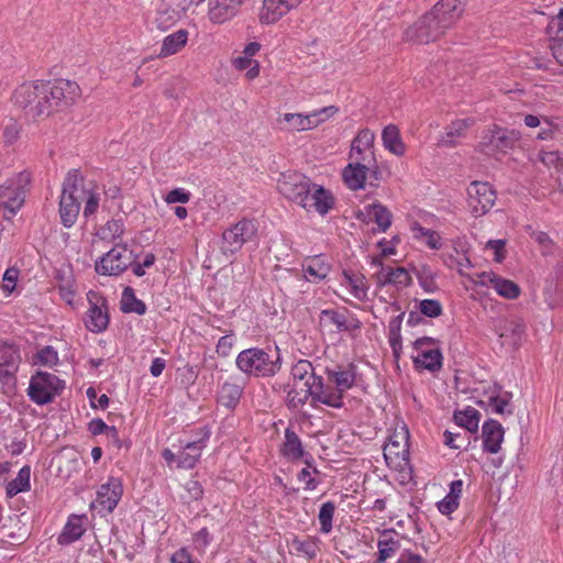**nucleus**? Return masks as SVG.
Instances as JSON below:
<instances>
[{
    "instance_id": "f257e3e1",
    "label": "nucleus",
    "mask_w": 563,
    "mask_h": 563,
    "mask_svg": "<svg viewBox=\"0 0 563 563\" xmlns=\"http://www.w3.org/2000/svg\"><path fill=\"white\" fill-rule=\"evenodd\" d=\"M465 4L466 0H440L405 31V41L418 44L437 41L461 18Z\"/></svg>"
},
{
    "instance_id": "f03ea898",
    "label": "nucleus",
    "mask_w": 563,
    "mask_h": 563,
    "mask_svg": "<svg viewBox=\"0 0 563 563\" xmlns=\"http://www.w3.org/2000/svg\"><path fill=\"white\" fill-rule=\"evenodd\" d=\"M40 99H42L46 115L69 109L80 96L77 82L68 79L40 80Z\"/></svg>"
},
{
    "instance_id": "7ed1b4c3",
    "label": "nucleus",
    "mask_w": 563,
    "mask_h": 563,
    "mask_svg": "<svg viewBox=\"0 0 563 563\" xmlns=\"http://www.w3.org/2000/svg\"><path fill=\"white\" fill-rule=\"evenodd\" d=\"M87 195L79 169H70L63 183L59 200V217L65 228H71L78 218L81 201Z\"/></svg>"
},
{
    "instance_id": "20e7f679",
    "label": "nucleus",
    "mask_w": 563,
    "mask_h": 563,
    "mask_svg": "<svg viewBox=\"0 0 563 563\" xmlns=\"http://www.w3.org/2000/svg\"><path fill=\"white\" fill-rule=\"evenodd\" d=\"M235 364L246 375L272 377L280 369V357L278 352L271 354L264 349L250 347L238 354Z\"/></svg>"
},
{
    "instance_id": "39448f33",
    "label": "nucleus",
    "mask_w": 563,
    "mask_h": 563,
    "mask_svg": "<svg viewBox=\"0 0 563 563\" xmlns=\"http://www.w3.org/2000/svg\"><path fill=\"white\" fill-rule=\"evenodd\" d=\"M65 383L55 374L37 371L30 379L27 396L36 405H46L62 394Z\"/></svg>"
},
{
    "instance_id": "423d86ee",
    "label": "nucleus",
    "mask_w": 563,
    "mask_h": 563,
    "mask_svg": "<svg viewBox=\"0 0 563 563\" xmlns=\"http://www.w3.org/2000/svg\"><path fill=\"white\" fill-rule=\"evenodd\" d=\"M30 179V174L23 172L15 179H9L0 186V206L9 212L3 216L5 220H11L23 206Z\"/></svg>"
},
{
    "instance_id": "0eeeda50",
    "label": "nucleus",
    "mask_w": 563,
    "mask_h": 563,
    "mask_svg": "<svg viewBox=\"0 0 563 563\" xmlns=\"http://www.w3.org/2000/svg\"><path fill=\"white\" fill-rule=\"evenodd\" d=\"M520 139L521 133L519 131L494 125L493 129L483 132L479 142L481 152L486 155L505 154L512 150Z\"/></svg>"
},
{
    "instance_id": "6e6552de",
    "label": "nucleus",
    "mask_w": 563,
    "mask_h": 563,
    "mask_svg": "<svg viewBox=\"0 0 563 563\" xmlns=\"http://www.w3.org/2000/svg\"><path fill=\"white\" fill-rule=\"evenodd\" d=\"M40 80L19 86L13 93L14 104L21 108L26 117L34 120L47 118L45 106L40 99Z\"/></svg>"
},
{
    "instance_id": "1a4fd4ad",
    "label": "nucleus",
    "mask_w": 563,
    "mask_h": 563,
    "mask_svg": "<svg viewBox=\"0 0 563 563\" xmlns=\"http://www.w3.org/2000/svg\"><path fill=\"white\" fill-rule=\"evenodd\" d=\"M137 258L126 245L115 244L100 261L96 262V272L101 275L118 276L126 271Z\"/></svg>"
},
{
    "instance_id": "9d476101",
    "label": "nucleus",
    "mask_w": 563,
    "mask_h": 563,
    "mask_svg": "<svg viewBox=\"0 0 563 563\" xmlns=\"http://www.w3.org/2000/svg\"><path fill=\"white\" fill-rule=\"evenodd\" d=\"M322 387V379L317 382H294L292 387L287 394V407L289 409H298L303 406L309 398H311V406L317 407L318 404L333 405L332 399L321 397L320 390Z\"/></svg>"
},
{
    "instance_id": "9b49d317",
    "label": "nucleus",
    "mask_w": 563,
    "mask_h": 563,
    "mask_svg": "<svg viewBox=\"0 0 563 563\" xmlns=\"http://www.w3.org/2000/svg\"><path fill=\"white\" fill-rule=\"evenodd\" d=\"M257 232V225L254 220L242 219L225 230L222 234L221 250L223 254H234L241 250L244 243L252 240Z\"/></svg>"
},
{
    "instance_id": "f8f14e48",
    "label": "nucleus",
    "mask_w": 563,
    "mask_h": 563,
    "mask_svg": "<svg viewBox=\"0 0 563 563\" xmlns=\"http://www.w3.org/2000/svg\"><path fill=\"white\" fill-rule=\"evenodd\" d=\"M467 205L474 217L487 213L496 201V191L487 181H472L467 187Z\"/></svg>"
},
{
    "instance_id": "ddd939ff",
    "label": "nucleus",
    "mask_w": 563,
    "mask_h": 563,
    "mask_svg": "<svg viewBox=\"0 0 563 563\" xmlns=\"http://www.w3.org/2000/svg\"><path fill=\"white\" fill-rule=\"evenodd\" d=\"M311 186L310 180L299 173L283 174L277 185L279 192L284 197L301 207H306Z\"/></svg>"
},
{
    "instance_id": "4468645a",
    "label": "nucleus",
    "mask_w": 563,
    "mask_h": 563,
    "mask_svg": "<svg viewBox=\"0 0 563 563\" xmlns=\"http://www.w3.org/2000/svg\"><path fill=\"white\" fill-rule=\"evenodd\" d=\"M87 298L90 302V308L87 312L85 324L89 331L100 333L109 324L107 299L92 290L87 294Z\"/></svg>"
},
{
    "instance_id": "2eb2a0df",
    "label": "nucleus",
    "mask_w": 563,
    "mask_h": 563,
    "mask_svg": "<svg viewBox=\"0 0 563 563\" xmlns=\"http://www.w3.org/2000/svg\"><path fill=\"white\" fill-rule=\"evenodd\" d=\"M338 111L334 106L324 107L320 110L313 111L308 115L300 113H286L284 114V121L290 124L292 130L305 131L316 128Z\"/></svg>"
},
{
    "instance_id": "dca6fc26",
    "label": "nucleus",
    "mask_w": 563,
    "mask_h": 563,
    "mask_svg": "<svg viewBox=\"0 0 563 563\" xmlns=\"http://www.w3.org/2000/svg\"><path fill=\"white\" fill-rule=\"evenodd\" d=\"M302 0H264L260 13L262 23L272 24L298 7Z\"/></svg>"
},
{
    "instance_id": "f3484780",
    "label": "nucleus",
    "mask_w": 563,
    "mask_h": 563,
    "mask_svg": "<svg viewBox=\"0 0 563 563\" xmlns=\"http://www.w3.org/2000/svg\"><path fill=\"white\" fill-rule=\"evenodd\" d=\"M123 494V485L120 478L110 477L107 484L100 486L97 501L108 512H112Z\"/></svg>"
},
{
    "instance_id": "a211bd4d",
    "label": "nucleus",
    "mask_w": 563,
    "mask_h": 563,
    "mask_svg": "<svg viewBox=\"0 0 563 563\" xmlns=\"http://www.w3.org/2000/svg\"><path fill=\"white\" fill-rule=\"evenodd\" d=\"M505 430L503 426L494 419H488L482 427L483 449L485 452L496 454L500 450L504 440Z\"/></svg>"
},
{
    "instance_id": "6ab92c4d",
    "label": "nucleus",
    "mask_w": 563,
    "mask_h": 563,
    "mask_svg": "<svg viewBox=\"0 0 563 563\" xmlns=\"http://www.w3.org/2000/svg\"><path fill=\"white\" fill-rule=\"evenodd\" d=\"M333 195L322 186L312 184L308 194L306 207L303 208L307 210L314 208L318 213L324 216L333 208Z\"/></svg>"
},
{
    "instance_id": "aec40b11",
    "label": "nucleus",
    "mask_w": 563,
    "mask_h": 563,
    "mask_svg": "<svg viewBox=\"0 0 563 563\" xmlns=\"http://www.w3.org/2000/svg\"><path fill=\"white\" fill-rule=\"evenodd\" d=\"M329 383L333 384L336 390L343 396L344 393L353 387L356 377V366L350 363L346 367L339 366L338 369L327 368Z\"/></svg>"
},
{
    "instance_id": "412c9836",
    "label": "nucleus",
    "mask_w": 563,
    "mask_h": 563,
    "mask_svg": "<svg viewBox=\"0 0 563 563\" xmlns=\"http://www.w3.org/2000/svg\"><path fill=\"white\" fill-rule=\"evenodd\" d=\"M244 0H210L209 18L214 23H223L234 16Z\"/></svg>"
},
{
    "instance_id": "4be33fe9",
    "label": "nucleus",
    "mask_w": 563,
    "mask_h": 563,
    "mask_svg": "<svg viewBox=\"0 0 563 563\" xmlns=\"http://www.w3.org/2000/svg\"><path fill=\"white\" fill-rule=\"evenodd\" d=\"M365 210V212L360 211L356 214L357 220L365 222L366 217H368L369 221H374L383 232L391 225V212L380 202L368 205Z\"/></svg>"
},
{
    "instance_id": "5701e85b",
    "label": "nucleus",
    "mask_w": 563,
    "mask_h": 563,
    "mask_svg": "<svg viewBox=\"0 0 563 563\" xmlns=\"http://www.w3.org/2000/svg\"><path fill=\"white\" fill-rule=\"evenodd\" d=\"M352 162L343 169L342 176L345 185L351 190L364 188L368 170L363 166L358 157L351 158Z\"/></svg>"
},
{
    "instance_id": "b1692460",
    "label": "nucleus",
    "mask_w": 563,
    "mask_h": 563,
    "mask_svg": "<svg viewBox=\"0 0 563 563\" xmlns=\"http://www.w3.org/2000/svg\"><path fill=\"white\" fill-rule=\"evenodd\" d=\"M412 361L416 369H428L434 373L442 368L443 356L440 349L421 350Z\"/></svg>"
},
{
    "instance_id": "393cba45",
    "label": "nucleus",
    "mask_w": 563,
    "mask_h": 563,
    "mask_svg": "<svg viewBox=\"0 0 563 563\" xmlns=\"http://www.w3.org/2000/svg\"><path fill=\"white\" fill-rule=\"evenodd\" d=\"M526 328L521 320L514 319L505 323L500 332L503 345H509L514 349L520 346Z\"/></svg>"
},
{
    "instance_id": "a878e982",
    "label": "nucleus",
    "mask_w": 563,
    "mask_h": 563,
    "mask_svg": "<svg viewBox=\"0 0 563 563\" xmlns=\"http://www.w3.org/2000/svg\"><path fill=\"white\" fill-rule=\"evenodd\" d=\"M409 456L408 438L404 443L391 438L384 446V457L388 465L400 466L401 461H407Z\"/></svg>"
},
{
    "instance_id": "bb28decb",
    "label": "nucleus",
    "mask_w": 563,
    "mask_h": 563,
    "mask_svg": "<svg viewBox=\"0 0 563 563\" xmlns=\"http://www.w3.org/2000/svg\"><path fill=\"white\" fill-rule=\"evenodd\" d=\"M483 277H488L490 285L498 295L506 299H516L520 295L519 286L512 280L497 276L494 273H482Z\"/></svg>"
},
{
    "instance_id": "cd10ccee",
    "label": "nucleus",
    "mask_w": 563,
    "mask_h": 563,
    "mask_svg": "<svg viewBox=\"0 0 563 563\" xmlns=\"http://www.w3.org/2000/svg\"><path fill=\"white\" fill-rule=\"evenodd\" d=\"M282 453L290 461H298L306 454L300 438L290 428L285 430V441L282 445Z\"/></svg>"
},
{
    "instance_id": "c85d7f7f",
    "label": "nucleus",
    "mask_w": 563,
    "mask_h": 563,
    "mask_svg": "<svg viewBox=\"0 0 563 563\" xmlns=\"http://www.w3.org/2000/svg\"><path fill=\"white\" fill-rule=\"evenodd\" d=\"M384 147L396 156H402L406 152V146L401 140L400 131L397 125L388 124L382 133Z\"/></svg>"
},
{
    "instance_id": "c756f323",
    "label": "nucleus",
    "mask_w": 563,
    "mask_h": 563,
    "mask_svg": "<svg viewBox=\"0 0 563 563\" xmlns=\"http://www.w3.org/2000/svg\"><path fill=\"white\" fill-rule=\"evenodd\" d=\"M453 419L459 427L466 429L471 433H477L481 413L473 407H467L464 410H455Z\"/></svg>"
},
{
    "instance_id": "7c9ffc66",
    "label": "nucleus",
    "mask_w": 563,
    "mask_h": 563,
    "mask_svg": "<svg viewBox=\"0 0 563 563\" xmlns=\"http://www.w3.org/2000/svg\"><path fill=\"white\" fill-rule=\"evenodd\" d=\"M188 41V32L186 30H178L173 34L167 35L162 44L159 57H167L178 53Z\"/></svg>"
},
{
    "instance_id": "2f4dec72",
    "label": "nucleus",
    "mask_w": 563,
    "mask_h": 563,
    "mask_svg": "<svg viewBox=\"0 0 563 563\" xmlns=\"http://www.w3.org/2000/svg\"><path fill=\"white\" fill-rule=\"evenodd\" d=\"M241 396L242 388L236 384L227 382L220 387L217 401L220 406L227 409H234L239 404Z\"/></svg>"
},
{
    "instance_id": "473e14b6",
    "label": "nucleus",
    "mask_w": 563,
    "mask_h": 563,
    "mask_svg": "<svg viewBox=\"0 0 563 563\" xmlns=\"http://www.w3.org/2000/svg\"><path fill=\"white\" fill-rule=\"evenodd\" d=\"M202 446V440L186 443L184 450L177 455V467L192 468L200 456Z\"/></svg>"
},
{
    "instance_id": "72a5a7b5",
    "label": "nucleus",
    "mask_w": 563,
    "mask_h": 563,
    "mask_svg": "<svg viewBox=\"0 0 563 563\" xmlns=\"http://www.w3.org/2000/svg\"><path fill=\"white\" fill-rule=\"evenodd\" d=\"M552 23L556 25V32L550 38L549 47L555 60L563 66V8L560 9Z\"/></svg>"
},
{
    "instance_id": "f704fd0d",
    "label": "nucleus",
    "mask_w": 563,
    "mask_h": 563,
    "mask_svg": "<svg viewBox=\"0 0 563 563\" xmlns=\"http://www.w3.org/2000/svg\"><path fill=\"white\" fill-rule=\"evenodd\" d=\"M378 552L386 560L391 558L399 549L400 541L394 530H384L377 541Z\"/></svg>"
},
{
    "instance_id": "c9c22d12",
    "label": "nucleus",
    "mask_w": 563,
    "mask_h": 563,
    "mask_svg": "<svg viewBox=\"0 0 563 563\" xmlns=\"http://www.w3.org/2000/svg\"><path fill=\"white\" fill-rule=\"evenodd\" d=\"M84 532L85 529L82 528L81 518L71 516L58 537V543L62 545L70 544L80 539Z\"/></svg>"
},
{
    "instance_id": "e433bc0d",
    "label": "nucleus",
    "mask_w": 563,
    "mask_h": 563,
    "mask_svg": "<svg viewBox=\"0 0 563 563\" xmlns=\"http://www.w3.org/2000/svg\"><path fill=\"white\" fill-rule=\"evenodd\" d=\"M320 322L324 325H333L336 331H352V325L345 312H340L333 309H324L320 313Z\"/></svg>"
},
{
    "instance_id": "4c0bfd02",
    "label": "nucleus",
    "mask_w": 563,
    "mask_h": 563,
    "mask_svg": "<svg viewBox=\"0 0 563 563\" xmlns=\"http://www.w3.org/2000/svg\"><path fill=\"white\" fill-rule=\"evenodd\" d=\"M121 310L125 313H136L142 316L146 312V305L135 297L133 288L125 287L121 298Z\"/></svg>"
},
{
    "instance_id": "58836bf2",
    "label": "nucleus",
    "mask_w": 563,
    "mask_h": 563,
    "mask_svg": "<svg viewBox=\"0 0 563 563\" xmlns=\"http://www.w3.org/2000/svg\"><path fill=\"white\" fill-rule=\"evenodd\" d=\"M375 135L369 129H363L352 141L350 150V158L361 155L364 151H373Z\"/></svg>"
},
{
    "instance_id": "ea45409f",
    "label": "nucleus",
    "mask_w": 563,
    "mask_h": 563,
    "mask_svg": "<svg viewBox=\"0 0 563 563\" xmlns=\"http://www.w3.org/2000/svg\"><path fill=\"white\" fill-rule=\"evenodd\" d=\"M291 376L294 382H317L322 379V376H317L313 371L311 362L307 360L298 361L291 368Z\"/></svg>"
},
{
    "instance_id": "a19ab883",
    "label": "nucleus",
    "mask_w": 563,
    "mask_h": 563,
    "mask_svg": "<svg viewBox=\"0 0 563 563\" xmlns=\"http://www.w3.org/2000/svg\"><path fill=\"white\" fill-rule=\"evenodd\" d=\"M30 475H31V468L30 466L25 465L23 466L19 473L18 476L8 483L7 485V494L12 497L18 495L21 492H26L30 489Z\"/></svg>"
},
{
    "instance_id": "79ce46f5",
    "label": "nucleus",
    "mask_w": 563,
    "mask_h": 563,
    "mask_svg": "<svg viewBox=\"0 0 563 563\" xmlns=\"http://www.w3.org/2000/svg\"><path fill=\"white\" fill-rule=\"evenodd\" d=\"M303 272L308 280H310V277L321 280L327 277L330 272V267L323 263L320 257L317 256L308 262L306 266H303Z\"/></svg>"
},
{
    "instance_id": "37998d69",
    "label": "nucleus",
    "mask_w": 563,
    "mask_h": 563,
    "mask_svg": "<svg viewBox=\"0 0 563 563\" xmlns=\"http://www.w3.org/2000/svg\"><path fill=\"white\" fill-rule=\"evenodd\" d=\"M21 357L16 349L8 344L0 346V367L18 369Z\"/></svg>"
},
{
    "instance_id": "c03bdc74",
    "label": "nucleus",
    "mask_w": 563,
    "mask_h": 563,
    "mask_svg": "<svg viewBox=\"0 0 563 563\" xmlns=\"http://www.w3.org/2000/svg\"><path fill=\"white\" fill-rule=\"evenodd\" d=\"M467 128L465 121L453 122L448 126L445 134L441 137L440 144L443 146L453 147L455 145V137L462 136Z\"/></svg>"
},
{
    "instance_id": "a18cd8bd",
    "label": "nucleus",
    "mask_w": 563,
    "mask_h": 563,
    "mask_svg": "<svg viewBox=\"0 0 563 563\" xmlns=\"http://www.w3.org/2000/svg\"><path fill=\"white\" fill-rule=\"evenodd\" d=\"M386 278H382V283H390L393 285L409 286L411 284V277L408 271L404 267L391 268L388 267Z\"/></svg>"
},
{
    "instance_id": "49530a36",
    "label": "nucleus",
    "mask_w": 563,
    "mask_h": 563,
    "mask_svg": "<svg viewBox=\"0 0 563 563\" xmlns=\"http://www.w3.org/2000/svg\"><path fill=\"white\" fill-rule=\"evenodd\" d=\"M334 511L335 505L333 501H327L320 507L318 518L321 525L320 530L323 533H329L332 530V519Z\"/></svg>"
},
{
    "instance_id": "de8ad7c7",
    "label": "nucleus",
    "mask_w": 563,
    "mask_h": 563,
    "mask_svg": "<svg viewBox=\"0 0 563 563\" xmlns=\"http://www.w3.org/2000/svg\"><path fill=\"white\" fill-rule=\"evenodd\" d=\"M123 232V222L121 220H112L107 222V224L100 229L99 235L103 240H114L120 238Z\"/></svg>"
},
{
    "instance_id": "09e8293b",
    "label": "nucleus",
    "mask_w": 563,
    "mask_h": 563,
    "mask_svg": "<svg viewBox=\"0 0 563 563\" xmlns=\"http://www.w3.org/2000/svg\"><path fill=\"white\" fill-rule=\"evenodd\" d=\"M419 311L429 318H437L442 314L443 308L439 300L423 299L419 302Z\"/></svg>"
},
{
    "instance_id": "8fccbe9b",
    "label": "nucleus",
    "mask_w": 563,
    "mask_h": 563,
    "mask_svg": "<svg viewBox=\"0 0 563 563\" xmlns=\"http://www.w3.org/2000/svg\"><path fill=\"white\" fill-rule=\"evenodd\" d=\"M416 276L419 280L420 286L427 292H433L435 290V284L433 279V274L429 267L422 266L421 268L416 271Z\"/></svg>"
},
{
    "instance_id": "3c124183",
    "label": "nucleus",
    "mask_w": 563,
    "mask_h": 563,
    "mask_svg": "<svg viewBox=\"0 0 563 563\" xmlns=\"http://www.w3.org/2000/svg\"><path fill=\"white\" fill-rule=\"evenodd\" d=\"M344 277L347 280L349 285L352 287V294L356 298L363 299L366 296V287L364 285L365 277L363 275L354 276L346 272H344Z\"/></svg>"
},
{
    "instance_id": "603ef678",
    "label": "nucleus",
    "mask_w": 563,
    "mask_h": 563,
    "mask_svg": "<svg viewBox=\"0 0 563 563\" xmlns=\"http://www.w3.org/2000/svg\"><path fill=\"white\" fill-rule=\"evenodd\" d=\"M319 395L325 399L327 398L335 399V400H331V402H333V405H328L329 407H332V408H342L343 407V395L339 390H336L334 386L324 385V383L322 382V387H321Z\"/></svg>"
},
{
    "instance_id": "864d4df0",
    "label": "nucleus",
    "mask_w": 563,
    "mask_h": 563,
    "mask_svg": "<svg viewBox=\"0 0 563 563\" xmlns=\"http://www.w3.org/2000/svg\"><path fill=\"white\" fill-rule=\"evenodd\" d=\"M531 238L541 246V253L543 255H550L554 252V243L548 233L542 231H534Z\"/></svg>"
},
{
    "instance_id": "5fc2aeb1",
    "label": "nucleus",
    "mask_w": 563,
    "mask_h": 563,
    "mask_svg": "<svg viewBox=\"0 0 563 563\" xmlns=\"http://www.w3.org/2000/svg\"><path fill=\"white\" fill-rule=\"evenodd\" d=\"M37 362L42 365H54L58 361L57 352L49 345L41 349L37 354Z\"/></svg>"
},
{
    "instance_id": "6e6d98bb",
    "label": "nucleus",
    "mask_w": 563,
    "mask_h": 563,
    "mask_svg": "<svg viewBox=\"0 0 563 563\" xmlns=\"http://www.w3.org/2000/svg\"><path fill=\"white\" fill-rule=\"evenodd\" d=\"M292 547L297 552H301L306 554L309 559H312L317 554V547L312 541L309 540H299L298 538H294Z\"/></svg>"
},
{
    "instance_id": "4d7b16f0",
    "label": "nucleus",
    "mask_w": 563,
    "mask_h": 563,
    "mask_svg": "<svg viewBox=\"0 0 563 563\" xmlns=\"http://www.w3.org/2000/svg\"><path fill=\"white\" fill-rule=\"evenodd\" d=\"M190 192L185 190L184 188H175L166 195L165 201L168 205L177 202L187 203L190 200Z\"/></svg>"
},
{
    "instance_id": "13d9d810",
    "label": "nucleus",
    "mask_w": 563,
    "mask_h": 563,
    "mask_svg": "<svg viewBox=\"0 0 563 563\" xmlns=\"http://www.w3.org/2000/svg\"><path fill=\"white\" fill-rule=\"evenodd\" d=\"M405 317V312H401L397 317L393 318L388 324V340H393L397 342L398 340H402L400 331L401 323Z\"/></svg>"
},
{
    "instance_id": "bf43d9fd",
    "label": "nucleus",
    "mask_w": 563,
    "mask_h": 563,
    "mask_svg": "<svg viewBox=\"0 0 563 563\" xmlns=\"http://www.w3.org/2000/svg\"><path fill=\"white\" fill-rule=\"evenodd\" d=\"M21 126L18 122L11 121L4 126L3 141L7 145L13 144L20 135Z\"/></svg>"
},
{
    "instance_id": "052dcab7",
    "label": "nucleus",
    "mask_w": 563,
    "mask_h": 563,
    "mask_svg": "<svg viewBox=\"0 0 563 563\" xmlns=\"http://www.w3.org/2000/svg\"><path fill=\"white\" fill-rule=\"evenodd\" d=\"M19 277V269L15 267H9L3 274V289L8 292H12L16 286Z\"/></svg>"
},
{
    "instance_id": "680f3d73",
    "label": "nucleus",
    "mask_w": 563,
    "mask_h": 563,
    "mask_svg": "<svg viewBox=\"0 0 563 563\" xmlns=\"http://www.w3.org/2000/svg\"><path fill=\"white\" fill-rule=\"evenodd\" d=\"M505 240H489L486 244V247L495 251V261L497 263H501L505 258Z\"/></svg>"
},
{
    "instance_id": "e2e57ef3",
    "label": "nucleus",
    "mask_w": 563,
    "mask_h": 563,
    "mask_svg": "<svg viewBox=\"0 0 563 563\" xmlns=\"http://www.w3.org/2000/svg\"><path fill=\"white\" fill-rule=\"evenodd\" d=\"M85 199H86V205L84 208L82 216L85 218H88L96 212L98 205H99V198L96 195L89 192V190L87 189V195H86Z\"/></svg>"
},
{
    "instance_id": "0e129e2a",
    "label": "nucleus",
    "mask_w": 563,
    "mask_h": 563,
    "mask_svg": "<svg viewBox=\"0 0 563 563\" xmlns=\"http://www.w3.org/2000/svg\"><path fill=\"white\" fill-rule=\"evenodd\" d=\"M457 507L459 501L448 495L438 504V509L443 515L452 514Z\"/></svg>"
},
{
    "instance_id": "69168bd1",
    "label": "nucleus",
    "mask_w": 563,
    "mask_h": 563,
    "mask_svg": "<svg viewBox=\"0 0 563 563\" xmlns=\"http://www.w3.org/2000/svg\"><path fill=\"white\" fill-rule=\"evenodd\" d=\"M110 426H108L102 419L95 418L88 423V430L92 435H99L107 433Z\"/></svg>"
},
{
    "instance_id": "338daca9",
    "label": "nucleus",
    "mask_w": 563,
    "mask_h": 563,
    "mask_svg": "<svg viewBox=\"0 0 563 563\" xmlns=\"http://www.w3.org/2000/svg\"><path fill=\"white\" fill-rule=\"evenodd\" d=\"M233 346V339L231 335H223L217 344V353L221 356H228Z\"/></svg>"
},
{
    "instance_id": "774afa93",
    "label": "nucleus",
    "mask_w": 563,
    "mask_h": 563,
    "mask_svg": "<svg viewBox=\"0 0 563 563\" xmlns=\"http://www.w3.org/2000/svg\"><path fill=\"white\" fill-rule=\"evenodd\" d=\"M397 563H426V561L421 555L407 550L400 554Z\"/></svg>"
}]
</instances>
